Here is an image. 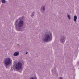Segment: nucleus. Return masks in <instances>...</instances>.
I'll list each match as a JSON object with an SVG mask.
<instances>
[{"label": "nucleus", "instance_id": "7", "mask_svg": "<svg viewBox=\"0 0 79 79\" xmlns=\"http://www.w3.org/2000/svg\"><path fill=\"white\" fill-rule=\"evenodd\" d=\"M52 32H50V41H52Z\"/></svg>", "mask_w": 79, "mask_h": 79}, {"label": "nucleus", "instance_id": "12", "mask_svg": "<svg viewBox=\"0 0 79 79\" xmlns=\"http://www.w3.org/2000/svg\"><path fill=\"white\" fill-rule=\"evenodd\" d=\"M34 12H33L32 14V15H31L32 17H33V16H34Z\"/></svg>", "mask_w": 79, "mask_h": 79}, {"label": "nucleus", "instance_id": "16", "mask_svg": "<svg viewBox=\"0 0 79 79\" xmlns=\"http://www.w3.org/2000/svg\"><path fill=\"white\" fill-rule=\"evenodd\" d=\"M35 79H37V77H35Z\"/></svg>", "mask_w": 79, "mask_h": 79}, {"label": "nucleus", "instance_id": "5", "mask_svg": "<svg viewBox=\"0 0 79 79\" xmlns=\"http://www.w3.org/2000/svg\"><path fill=\"white\" fill-rule=\"evenodd\" d=\"M66 36L65 35H62L60 37V41L62 44H64L66 40Z\"/></svg>", "mask_w": 79, "mask_h": 79}, {"label": "nucleus", "instance_id": "2", "mask_svg": "<svg viewBox=\"0 0 79 79\" xmlns=\"http://www.w3.org/2000/svg\"><path fill=\"white\" fill-rule=\"evenodd\" d=\"M3 63L5 66H8L9 64L12 63V59L10 58H5L4 60Z\"/></svg>", "mask_w": 79, "mask_h": 79}, {"label": "nucleus", "instance_id": "10", "mask_svg": "<svg viewBox=\"0 0 79 79\" xmlns=\"http://www.w3.org/2000/svg\"><path fill=\"white\" fill-rule=\"evenodd\" d=\"M67 17L68 18V19L69 20L71 19V16L69 15L68 14H67Z\"/></svg>", "mask_w": 79, "mask_h": 79}, {"label": "nucleus", "instance_id": "11", "mask_svg": "<svg viewBox=\"0 0 79 79\" xmlns=\"http://www.w3.org/2000/svg\"><path fill=\"white\" fill-rule=\"evenodd\" d=\"M1 2L2 3H5L6 2V1L5 0H2Z\"/></svg>", "mask_w": 79, "mask_h": 79}, {"label": "nucleus", "instance_id": "4", "mask_svg": "<svg viewBox=\"0 0 79 79\" xmlns=\"http://www.w3.org/2000/svg\"><path fill=\"white\" fill-rule=\"evenodd\" d=\"M22 66H23V64L20 61L18 62L15 64V68L17 70H21L22 71Z\"/></svg>", "mask_w": 79, "mask_h": 79}, {"label": "nucleus", "instance_id": "17", "mask_svg": "<svg viewBox=\"0 0 79 79\" xmlns=\"http://www.w3.org/2000/svg\"><path fill=\"white\" fill-rule=\"evenodd\" d=\"M17 45H19V44H18Z\"/></svg>", "mask_w": 79, "mask_h": 79}, {"label": "nucleus", "instance_id": "8", "mask_svg": "<svg viewBox=\"0 0 79 79\" xmlns=\"http://www.w3.org/2000/svg\"><path fill=\"white\" fill-rule=\"evenodd\" d=\"M13 55L14 56H16L19 55V52H15L13 54Z\"/></svg>", "mask_w": 79, "mask_h": 79}, {"label": "nucleus", "instance_id": "13", "mask_svg": "<svg viewBox=\"0 0 79 79\" xmlns=\"http://www.w3.org/2000/svg\"><path fill=\"white\" fill-rule=\"evenodd\" d=\"M55 71V69H53L52 70V73H53V72H54V71Z\"/></svg>", "mask_w": 79, "mask_h": 79}, {"label": "nucleus", "instance_id": "6", "mask_svg": "<svg viewBox=\"0 0 79 79\" xmlns=\"http://www.w3.org/2000/svg\"><path fill=\"white\" fill-rule=\"evenodd\" d=\"M45 11V6H42L40 8V11L42 13H44Z\"/></svg>", "mask_w": 79, "mask_h": 79}, {"label": "nucleus", "instance_id": "9", "mask_svg": "<svg viewBox=\"0 0 79 79\" xmlns=\"http://www.w3.org/2000/svg\"><path fill=\"white\" fill-rule=\"evenodd\" d=\"M77 19V16L76 15H75L73 21L76 22V20Z\"/></svg>", "mask_w": 79, "mask_h": 79}, {"label": "nucleus", "instance_id": "3", "mask_svg": "<svg viewBox=\"0 0 79 79\" xmlns=\"http://www.w3.org/2000/svg\"><path fill=\"white\" fill-rule=\"evenodd\" d=\"M44 42H48L50 40V35L48 34H45L42 39Z\"/></svg>", "mask_w": 79, "mask_h": 79}, {"label": "nucleus", "instance_id": "14", "mask_svg": "<svg viewBox=\"0 0 79 79\" xmlns=\"http://www.w3.org/2000/svg\"><path fill=\"white\" fill-rule=\"evenodd\" d=\"M27 53H28V52H27L26 53V55H27Z\"/></svg>", "mask_w": 79, "mask_h": 79}, {"label": "nucleus", "instance_id": "1", "mask_svg": "<svg viewBox=\"0 0 79 79\" xmlns=\"http://www.w3.org/2000/svg\"><path fill=\"white\" fill-rule=\"evenodd\" d=\"M22 18H19L18 19L19 21L18 23V19L16 20L15 25L16 28V29L18 31H20L21 30V27L24 26V21L22 20Z\"/></svg>", "mask_w": 79, "mask_h": 79}, {"label": "nucleus", "instance_id": "15", "mask_svg": "<svg viewBox=\"0 0 79 79\" xmlns=\"http://www.w3.org/2000/svg\"><path fill=\"white\" fill-rule=\"evenodd\" d=\"M60 79H63V78L61 77H60Z\"/></svg>", "mask_w": 79, "mask_h": 79}]
</instances>
